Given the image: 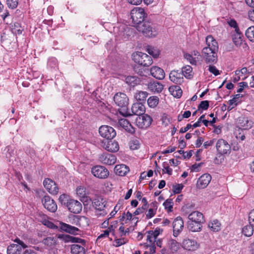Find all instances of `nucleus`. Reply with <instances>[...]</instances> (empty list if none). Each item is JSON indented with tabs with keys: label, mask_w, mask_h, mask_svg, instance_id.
I'll return each mask as SVG.
<instances>
[{
	"label": "nucleus",
	"mask_w": 254,
	"mask_h": 254,
	"mask_svg": "<svg viewBox=\"0 0 254 254\" xmlns=\"http://www.w3.org/2000/svg\"><path fill=\"white\" fill-rule=\"evenodd\" d=\"M115 104L121 109L119 112L124 116H130V113L127 109L128 104V99L126 94L122 92L116 93L114 96Z\"/></svg>",
	"instance_id": "obj_1"
},
{
	"label": "nucleus",
	"mask_w": 254,
	"mask_h": 254,
	"mask_svg": "<svg viewBox=\"0 0 254 254\" xmlns=\"http://www.w3.org/2000/svg\"><path fill=\"white\" fill-rule=\"evenodd\" d=\"M136 28L145 37H154L158 34L155 26L149 21H144L141 24L137 25Z\"/></svg>",
	"instance_id": "obj_2"
},
{
	"label": "nucleus",
	"mask_w": 254,
	"mask_h": 254,
	"mask_svg": "<svg viewBox=\"0 0 254 254\" xmlns=\"http://www.w3.org/2000/svg\"><path fill=\"white\" fill-rule=\"evenodd\" d=\"M130 17L133 26L136 27L144 21V18L147 16L144 8L140 7H136L130 11Z\"/></svg>",
	"instance_id": "obj_3"
},
{
	"label": "nucleus",
	"mask_w": 254,
	"mask_h": 254,
	"mask_svg": "<svg viewBox=\"0 0 254 254\" xmlns=\"http://www.w3.org/2000/svg\"><path fill=\"white\" fill-rule=\"evenodd\" d=\"M93 203V206L96 209V215L104 216L108 213V210L106 206L107 203L104 198L100 197L95 198Z\"/></svg>",
	"instance_id": "obj_4"
},
{
	"label": "nucleus",
	"mask_w": 254,
	"mask_h": 254,
	"mask_svg": "<svg viewBox=\"0 0 254 254\" xmlns=\"http://www.w3.org/2000/svg\"><path fill=\"white\" fill-rule=\"evenodd\" d=\"M134 62L143 66H149L152 64V58L145 53L137 52L132 55Z\"/></svg>",
	"instance_id": "obj_5"
},
{
	"label": "nucleus",
	"mask_w": 254,
	"mask_h": 254,
	"mask_svg": "<svg viewBox=\"0 0 254 254\" xmlns=\"http://www.w3.org/2000/svg\"><path fill=\"white\" fill-rule=\"evenodd\" d=\"M216 148L219 157L229 154L231 152V146L227 141L219 139L216 143Z\"/></svg>",
	"instance_id": "obj_6"
},
{
	"label": "nucleus",
	"mask_w": 254,
	"mask_h": 254,
	"mask_svg": "<svg viewBox=\"0 0 254 254\" xmlns=\"http://www.w3.org/2000/svg\"><path fill=\"white\" fill-rule=\"evenodd\" d=\"M217 51H212L208 48H203L201 51V56L206 63H215L217 61Z\"/></svg>",
	"instance_id": "obj_7"
},
{
	"label": "nucleus",
	"mask_w": 254,
	"mask_h": 254,
	"mask_svg": "<svg viewBox=\"0 0 254 254\" xmlns=\"http://www.w3.org/2000/svg\"><path fill=\"white\" fill-rule=\"evenodd\" d=\"M152 121L151 117L147 114H144V113L139 116L136 119V124L137 127L143 129L149 127L151 124Z\"/></svg>",
	"instance_id": "obj_8"
},
{
	"label": "nucleus",
	"mask_w": 254,
	"mask_h": 254,
	"mask_svg": "<svg viewBox=\"0 0 254 254\" xmlns=\"http://www.w3.org/2000/svg\"><path fill=\"white\" fill-rule=\"evenodd\" d=\"M99 132L101 136L108 140L112 139L116 135V132L112 127L109 126H102L99 128Z\"/></svg>",
	"instance_id": "obj_9"
},
{
	"label": "nucleus",
	"mask_w": 254,
	"mask_h": 254,
	"mask_svg": "<svg viewBox=\"0 0 254 254\" xmlns=\"http://www.w3.org/2000/svg\"><path fill=\"white\" fill-rule=\"evenodd\" d=\"M91 173L95 177L99 179H106L109 175L108 169L102 166H96L92 167Z\"/></svg>",
	"instance_id": "obj_10"
},
{
	"label": "nucleus",
	"mask_w": 254,
	"mask_h": 254,
	"mask_svg": "<svg viewBox=\"0 0 254 254\" xmlns=\"http://www.w3.org/2000/svg\"><path fill=\"white\" fill-rule=\"evenodd\" d=\"M180 249V244L175 240L173 239H169L166 244V249H162V254H164V252L167 251L170 254L176 253Z\"/></svg>",
	"instance_id": "obj_11"
},
{
	"label": "nucleus",
	"mask_w": 254,
	"mask_h": 254,
	"mask_svg": "<svg viewBox=\"0 0 254 254\" xmlns=\"http://www.w3.org/2000/svg\"><path fill=\"white\" fill-rule=\"evenodd\" d=\"M237 124V128L246 130L251 128L253 126V123L247 117L241 116L238 118Z\"/></svg>",
	"instance_id": "obj_12"
},
{
	"label": "nucleus",
	"mask_w": 254,
	"mask_h": 254,
	"mask_svg": "<svg viewBox=\"0 0 254 254\" xmlns=\"http://www.w3.org/2000/svg\"><path fill=\"white\" fill-rule=\"evenodd\" d=\"M66 207L69 211L75 214L80 213L82 208L81 203L74 199H70L67 201Z\"/></svg>",
	"instance_id": "obj_13"
},
{
	"label": "nucleus",
	"mask_w": 254,
	"mask_h": 254,
	"mask_svg": "<svg viewBox=\"0 0 254 254\" xmlns=\"http://www.w3.org/2000/svg\"><path fill=\"white\" fill-rule=\"evenodd\" d=\"M184 228V221L181 217H177L173 222V236L177 237Z\"/></svg>",
	"instance_id": "obj_14"
},
{
	"label": "nucleus",
	"mask_w": 254,
	"mask_h": 254,
	"mask_svg": "<svg viewBox=\"0 0 254 254\" xmlns=\"http://www.w3.org/2000/svg\"><path fill=\"white\" fill-rule=\"evenodd\" d=\"M42 202L44 207L49 211L54 212L57 210L56 202L49 196H45L42 199Z\"/></svg>",
	"instance_id": "obj_15"
},
{
	"label": "nucleus",
	"mask_w": 254,
	"mask_h": 254,
	"mask_svg": "<svg viewBox=\"0 0 254 254\" xmlns=\"http://www.w3.org/2000/svg\"><path fill=\"white\" fill-rule=\"evenodd\" d=\"M43 185L49 192L52 194H57L59 191V188L56 183L50 179H46L43 182Z\"/></svg>",
	"instance_id": "obj_16"
},
{
	"label": "nucleus",
	"mask_w": 254,
	"mask_h": 254,
	"mask_svg": "<svg viewBox=\"0 0 254 254\" xmlns=\"http://www.w3.org/2000/svg\"><path fill=\"white\" fill-rule=\"evenodd\" d=\"M67 235H59L58 236H50L44 239L42 243L48 247L52 248L56 246L57 243L58 239H64Z\"/></svg>",
	"instance_id": "obj_17"
},
{
	"label": "nucleus",
	"mask_w": 254,
	"mask_h": 254,
	"mask_svg": "<svg viewBox=\"0 0 254 254\" xmlns=\"http://www.w3.org/2000/svg\"><path fill=\"white\" fill-rule=\"evenodd\" d=\"M99 160L104 164L112 165L116 163V157L112 154L103 153L100 156Z\"/></svg>",
	"instance_id": "obj_18"
},
{
	"label": "nucleus",
	"mask_w": 254,
	"mask_h": 254,
	"mask_svg": "<svg viewBox=\"0 0 254 254\" xmlns=\"http://www.w3.org/2000/svg\"><path fill=\"white\" fill-rule=\"evenodd\" d=\"M106 140L102 142V146L108 151L115 152L119 150V145L118 143L115 140Z\"/></svg>",
	"instance_id": "obj_19"
},
{
	"label": "nucleus",
	"mask_w": 254,
	"mask_h": 254,
	"mask_svg": "<svg viewBox=\"0 0 254 254\" xmlns=\"http://www.w3.org/2000/svg\"><path fill=\"white\" fill-rule=\"evenodd\" d=\"M148 89L153 92L159 93L163 89L164 86L162 84L157 81H152L147 84Z\"/></svg>",
	"instance_id": "obj_20"
},
{
	"label": "nucleus",
	"mask_w": 254,
	"mask_h": 254,
	"mask_svg": "<svg viewBox=\"0 0 254 254\" xmlns=\"http://www.w3.org/2000/svg\"><path fill=\"white\" fill-rule=\"evenodd\" d=\"M169 78L171 81L178 84H180L184 81L183 74L176 70L171 71L169 74Z\"/></svg>",
	"instance_id": "obj_21"
},
{
	"label": "nucleus",
	"mask_w": 254,
	"mask_h": 254,
	"mask_svg": "<svg viewBox=\"0 0 254 254\" xmlns=\"http://www.w3.org/2000/svg\"><path fill=\"white\" fill-rule=\"evenodd\" d=\"M211 180V176L208 174H204L201 175L197 181V187L199 189L205 188L209 184Z\"/></svg>",
	"instance_id": "obj_22"
},
{
	"label": "nucleus",
	"mask_w": 254,
	"mask_h": 254,
	"mask_svg": "<svg viewBox=\"0 0 254 254\" xmlns=\"http://www.w3.org/2000/svg\"><path fill=\"white\" fill-rule=\"evenodd\" d=\"M150 71L151 75L157 79L162 80L165 77V74L163 69L158 66H152Z\"/></svg>",
	"instance_id": "obj_23"
},
{
	"label": "nucleus",
	"mask_w": 254,
	"mask_h": 254,
	"mask_svg": "<svg viewBox=\"0 0 254 254\" xmlns=\"http://www.w3.org/2000/svg\"><path fill=\"white\" fill-rule=\"evenodd\" d=\"M207 46L203 48H208L212 51L218 50V45L216 40L211 35L207 36L205 38Z\"/></svg>",
	"instance_id": "obj_24"
},
{
	"label": "nucleus",
	"mask_w": 254,
	"mask_h": 254,
	"mask_svg": "<svg viewBox=\"0 0 254 254\" xmlns=\"http://www.w3.org/2000/svg\"><path fill=\"white\" fill-rule=\"evenodd\" d=\"M131 111L132 114H130V116L135 115L139 116L144 113L145 108L142 103H135L131 106Z\"/></svg>",
	"instance_id": "obj_25"
},
{
	"label": "nucleus",
	"mask_w": 254,
	"mask_h": 254,
	"mask_svg": "<svg viewBox=\"0 0 254 254\" xmlns=\"http://www.w3.org/2000/svg\"><path fill=\"white\" fill-rule=\"evenodd\" d=\"M119 125L130 133H133L135 132L134 128L131 126L129 122L125 119H121L118 121Z\"/></svg>",
	"instance_id": "obj_26"
},
{
	"label": "nucleus",
	"mask_w": 254,
	"mask_h": 254,
	"mask_svg": "<svg viewBox=\"0 0 254 254\" xmlns=\"http://www.w3.org/2000/svg\"><path fill=\"white\" fill-rule=\"evenodd\" d=\"M60 224V228L62 230L69 234L76 235L78 234V232L80 231L78 228L74 226H72L70 225L67 224L64 222H61Z\"/></svg>",
	"instance_id": "obj_27"
},
{
	"label": "nucleus",
	"mask_w": 254,
	"mask_h": 254,
	"mask_svg": "<svg viewBox=\"0 0 254 254\" xmlns=\"http://www.w3.org/2000/svg\"><path fill=\"white\" fill-rule=\"evenodd\" d=\"M188 218L191 221L202 223L204 222L203 214L197 211H193L190 214Z\"/></svg>",
	"instance_id": "obj_28"
},
{
	"label": "nucleus",
	"mask_w": 254,
	"mask_h": 254,
	"mask_svg": "<svg viewBox=\"0 0 254 254\" xmlns=\"http://www.w3.org/2000/svg\"><path fill=\"white\" fill-rule=\"evenodd\" d=\"M183 246L184 249L188 251H194L198 247L197 243L190 239L185 240L183 242Z\"/></svg>",
	"instance_id": "obj_29"
},
{
	"label": "nucleus",
	"mask_w": 254,
	"mask_h": 254,
	"mask_svg": "<svg viewBox=\"0 0 254 254\" xmlns=\"http://www.w3.org/2000/svg\"><path fill=\"white\" fill-rule=\"evenodd\" d=\"M129 170V168L124 164L117 165L114 168L116 174L120 176H125Z\"/></svg>",
	"instance_id": "obj_30"
},
{
	"label": "nucleus",
	"mask_w": 254,
	"mask_h": 254,
	"mask_svg": "<svg viewBox=\"0 0 254 254\" xmlns=\"http://www.w3.org/2000/svg\"><path fill=\"white\" fill-rule=\"evenodd\" d=\"M85 245L72 244L70 246V252L72 254H86Z\"/></svg>",
	"instance_id": "obj_31"
},
{
	"label": "nucleus",
	"mask_w": 254,
	"mask_h": 254,
	"mask_svg": "<svg viewBox=\"0 0 254 254\" xmlns=\"http://www.w3.org/2000/svg\"><path fill=\"white\" fill-rule=\"evenodd\" d=\"M202 222L189 221L188 223V228L192 232H199L201 230Z\"/></svg>",
	"instance_id": "obj_32"
},
{
	"label": "nucleus",
	"mask_w": 254,
	"mask_h": 254,
	"mask_svg": "<svg viewBox=\"0 0 254 254\" xmlns=\"http://www.w3.org/2000/svg\"><path fill=\"white\" fill-rule=\"evenodd\" d=\"M169 91L174 97L180 98L182 94V90L178 85L171 86L169 88Z\"/></svg>",
	"instance_id": "obj_33"
},
{
	"label": "nucleus",
	"mask_w": 254,
	"mask_h": 254,
	"mask_svg": "<svg viewBox=\"0 0 254 254\" xmlns=\"http://www.w3.org/2000/svg\"><path fill=\"white\" fill-rule=\"evenodd\" d=\"M21 247L16 244H11L7 248V254H20Z\"/></svg>",
	"instance_id": "obj_34"
},
{
	"label": "nucleus",
	"mask_w": 254,
	"mask_h": 254,
	"mask_svg": "<svg viewBox=\"0 0 254 254\" xmlns=\"http://www.w3.org/2000/svg\"><path fill=\"white\" fill-rule=\"evenodd\" d=\"M125 81L128 85L134 87L139 84L140 80L135 76H128L125 78Z\"/></svg>",
	"instance_id": "obj_35"
},
{
	"label": "nucleus",
	"mask_w": 254,
	"mask_h": 254,
	"mask_svg": "<svg viewBox=\"0 0 254 254\" xmlns=\"http://www.w3.org/2000/svg\"><path fill=\"white\" fill-rule=\"evenodd\" d=\"M243 37V35L240 30L237 32H235V33L233 35V41L236 46H240L242 44Z\"/></svg>",
	"instance_id": "obj_36"
},
{
	"label": "nucleus",
	"mask_w": 254,
	"mask_h": 254,
	"mask_svg": "<svg viewBox=\"0 0 254 254\" xmlns=\"http://www.w3.org/2000/svg\"><path fill=\"white\" fill-rule=\"evenodd\" d=\"M208 227L212 231L218 232L221 229V224L217 220H213L209 222Z\"/></svg>",
	"instance_id": "obj_37"
},
{
	"label": "nucleus",
	"mask_w": 254,
	"mask_h": 254,
	"mask_svg": "<svg viewBox=\"0 0 254 254\" xmlns=\"http://www.w3.org/2000/svg\"><path fill=\"white\" fill-rule=\"evenodd\" d=\"M159 100V98L157 96H152L148 99L147 103L150 107L154 108L158 104Z\"/></svg>",
	"instance_id": "obj_38"
},
{
	"label": "nucleus",
	"mask_w": 254,
	"mask_h": 254,
	"mask_svg": "<svg viewBox=\"0 0 254 254\" xmlns=\"http://www.w3.org/2000/svg\"><path fill=\"white\" fill-rule=\"evenodd\" d=\"M253 225H246L242 229V233L247 237H250L254 232L253 228Z\"/></svg>",
	"instance_id": "obj_39"
},
{
	"label": "nucleus",
	"mask_w": 254,
	"mask_h": 254,
	"mask_svg": "<svg viewBox=\"0 0 254 254\" xmlns=\"http://www.w3.org/2000/svg\"><path fill=\"white\" fill-rule=\"evenodd\" d=\"M187 78H190L191 76L192 67L190 65H186L183 67L181 72Z\"/></svg>",
	"instance_id": "obj_40"
},
{
	"label": "nucleus",
	"mask_w": 254,
	"mask_h": 254,
	"mask_svg": "<svg viewBox=\"0 0 254 254\" xmlns=\"http://www.w3.org/2000/svg\"><path fill=\"white\" fill-rule=\"evenodd\" d=\"M248 71L246 67H243L241 69L235 71V74L241 77L242 80H245L248 77Z\"/></svg>",
	"instance_id": "obj_41"
},
{
	"label": "nucleus",
	"mask_w": 254,
	"mask_h": 254,
	"mask_svg": "<svg viewBox=\"0 0 254 254\" xmlns=\"http://www.w3.org/2000/svg\"><path fill=\"white\" fill-rule=\"evenodd\" d=\"M245 35L250 41L254 42V26L248 28L246 31Z\"/></svg>",
	"instance_id": "obj_42"
},
{
	"label": "nucleus",
	"mask_w": 254,
	"mask_h": 254,
	"mask_svg": "<svg viewBox=\"0 0 254 254\" xmlns=\"http://www.w3.org/2000/svg\"><path fill=\"white\" fill-rule=\"evenodd\" d=\"M148 94V93L146 91H139L136 94L135 97L137 100L143 101L145 100Z\"/></svg>",
	"instance_id": "obj_43"
},
{
	"label": "nucleus",
	"mask_w": 254,
	"mask_h": 254,
	"mask_svg": "<svg viewBox=\"0 0 254 254\" xmlns=\"http://www.w3.org/2000/svg\"><path fill=\"white\" fill-rule=\"evenodd\" d=\"M147 51L149 54L152 56L154 58H157L159 55V51L157 49L151 46L147 47Z\"/></svg>",
	"instance_id": "obj_44"
},
{
	"label": "nucleus",
	"mask_w": 254,
	"mask_h": 254,
	"mask_svg": "<svg viewBox=\"0 0 254 254\" xmlns=\"http://www.w3.org/2000/svg\"><path fill=\"white\" fill-rule=\"evenodd\" d=\"M235 134L236 137L238 140L243 141L245 139V136L242 129L240 128H236L235 131Z\"/></svg>",
	"instance_id": "obj_45"
},
{
	"label": "nucleus",
	"mask_w": 254,
	"mask_h": 254,
	"mask_svg": "<svg viewBox=\"0 0 254 254\" xmlns=\"http://www.w3.org/2000/svg\"><path fill=\"white\" fill-rule=\"evenodd\" d=\"M23 29L21 28L20 24L18 23H15L12 28V33L17 35H19L22 33Z\"/></svg>",
	"instance_id": "obj_46"
},
{
	"label": "nucleus",
	"mask_w": 254,
	"mask_h": 254,
	"mask_svg": "<svg viewBox=\"0 0 254 254\" xmlns=\"http://www.w3.org/2000/svg\"><path fill=\"white\" fill-rule=\"evenodd\" d=\"M76 193L80 197H84L86 195L85 189L82 186L77 187Z\"/></svg>",
	"instance_id": "obj_47"
},
{
	"label": "nucleus",
	"mask_w": 254,
	"mask_h": 254,
	"mask_svg": "<svg viewBox=\"0 0 254 254\" xmlns=\"http://www.w3.org/2000/svg\"><path fill=\"white\" fill-rule=\"evenodd\" d=\"M162 166L163 167V173H167L169 175H171L172 174V169L171 168H170L169 164L167 162H163Z\"/></svg>",
	"instance_id": "obj_48"
},
{
	"label": "nucleus",
	"mask_w": 254,
	"mask_h": 254,
	"mask_svg": "<svg viewBox=\"0 0 254 254\" xmlns=\"http://www.w3.org/2000/svg\"><path fill=\"white\" fill-rule=\"evenodd\" d=\"M184 58L192 64H196L197 60L196 58H193L192 55L189 54H186Z\"/></svg>",
	"instance_id": "obj_49"
},
{
	"label": "nucleus",
	"mask_w": 254,
	"mask_h": 254,
	"mask_svg": "<svg viewBox=\"0 0 254 254\" xmlns=\"http://www.w3.org/2000/svg\"><path fill=\"white\" fill-rule=\"evenodd\" d=\"M173 202L171 199H167L164 203L163 205L165 209L171 211L173 208Z\"/></svg>",
	"instance_id": "obj_50"
},
{
	"label": "nucleus",
	"mask_w": 254,
	"mask_h": 254,
	"mask_svg": "<svg viewBox=\"0 0 254 254\" xmlns=\"http://www.w3.org/2000/svg\"><path fill=\"white\" fill-rule=\"evenodd\" d=\"M7 5L11 9L15 8L18 4V0H6Z\"/></svg>",
	"instance_id": "obj_51"
},
{
	"label": "nucleus",
	"mask_w": 254,
	"mask_h": 254,
	"mask_svg": "<svg viewBox=\"0 0 254 254\" xmlns=\"http://www.w3.org/2000/svg\"><path fill=\"white\" fill-rule=\"evenodd\" d=\"M239 102V101L236 100L235 98H233L232 99L228 101L229 106L228 107V110L229 111L231 110L238 105Z\"/></svg>",
	"instance_id": "obj_52"
},
{
	"label": "nucleus",
	"mask_w": 254,
	"mask_h": 254,
	"mask_svg": "<svg viewBox=\"0 0 254 254\" xmlns=\"http://www.w3.org/2000/svg\"><path fill=\"white\" fill-rule=\"evenodd\" d=\"M71 241L73 243H78L77 244L86 245L85 240L79 238L71 237Z\"/></svg>",
	"instance_id": "obj_53"
},
{
	"label": "nucleus",
	"mask_w": 254,
	"mask_h": 254,
	"mask_svg": "<svg viewBox=\"0 0 254 254\" xmlns=\"http://www.w3.org/2000/svg\"><path fill=\"white\" fill-rule=\"evenodd\" d=\"M156 211V208H150L149 209L148 211H147V213L146 214V217L147 219H150L152 217H153Z\"/></svg>",
	"instance_id": "obj_54"
},
{
	"label": "nucleus",
	"mask_w": 254,
	"mask_h": 254,
	"mask_svg": "<svg viewBox=\"0 0 254 254\" xmlns=\"http://www.w3.org/2000/svg\"><path fill=\"white\" fill-rule=\"evenodd\" d=\"M130 148L132 150L137 149L139 147V142L137 140H132L129 143Z\"/></svg>",
	"instance_id": "obj_55"
},
{
	"label": "nucleus",
	"mask_w": 254,
	"mask_h": 254,
	"mask_svg": "<svg viewBox=\"0 0 254 254\" xmlns=\"http://www.w3.org/2000/svg\"><path fill=\"white\" fill-rule=\"evenodd\" d=\"M147 241L149 242L150 244H155V241H156V238L152 234H151L150 231L148 232L147 235Z\"/></svg>",
	"instance_id": "obj_56"
},
{
	"label": "nucleus",
	"mask_w": 254,
	"mask_h": 254,
	"mask_svg": "<svg viewBox=\"0 0 254 254\" xmlns=\"http://www.w3.org/2000/svg\"><path fill=\"white\" fill-rule=\"evenodd\" d=\"M184 186L182 184H177L173 186V192L175 193H179L182 190Z\"/></svg>",
	"instance_id": "obj_57"
},
{
	"label": "nucleus",
	"mask_w": 254,
	"mask_h": 254,
	"mask_svg": "<svg viewBox=\"0 0 254 254\" xmlns=\"http://www.w3.org/2000/svg\"><path fill=\"white\" fill-rule=\"evenodd\" d=\"M228 24H229L230 26L235 28V32H237L238 31H239L240 30L239 29V27L238 26L237 23L236 21L235 20H233V19L230 20L228 22Z\"/></svg>",
	"instance_id": "obj_58"
},
{
	"label": "nucleus",
	"mask_w": 254,
	"mask_h": 254,
	"mask_svg": "<svg viewBox=\"0 0 254 254\" xmlns=\"http://www.w3.org/2000/svg\"><path fill=\"white\" fill-rule=\"evenodd\" d=\"M209 107V102L208 101H202L200 102L198 108L199 109H202V110H207Z\"/></svg>",
	"instance_id": "obj_59"
},
{
	"label": "nucleus",
	"mask_w": 254,
	"mask_h": 254,
	"mask_svg": "<svg viewBox=\"0 0 254 254\" xmlns=\"http://www.w3.org/2000/svg\"><path fill=\"white\" fill-rule=\"evenodd\" d=\"M67 195L63 194L60 196L59 200L62 204H66L67 201H69L67 199Z\"/></svg>",
	"instance_id": "obj_60"
},
{
	"label": "nucleus",
	"mask_w": 254,
	"mask_h": 254,
	"mask_svg": "<svg viewBox=\"0 0 254 254\" xmlns=\"http://www.w3.org/2000/svg\"><path fill=\"white\" fill-rule=\"evenodd\" d=\"M208 70L212 73L214 74L215 75L219 74V70L214 65H209L208 66Z\"/></svg>",
	"instance_id": "obj_61"
},
{
	"label": "nucleus",
	"mask_w": 254,
	"mask_h": 254,
	"mask_svg": "<svg viewBox=\"0 0 254 254\" xmlns=\"http://www.w3.org/2000/svg\"><path fill=\"white\" fill-rule=\"evenodd\" d=\"M249 221L250 223L254 226V209L249 213Z\"/></svg>",
	"instance_id": "obj_62"
},
{
	"label": "nucleus",
	"mask_w": 254,
	"mask_h": 254,
	"mask_svg": "<svg viewBox=\"0 0 254 254\" xmlns=\"http://www.w3.org/2000/svg\"><path fill=\"white\" fill-rule=\"evenodd\" d=\"M43 224L50 228L55 229L57 228V227L56 225H55V224L53 223L48 220H45L43 222Z\"/></svg>",
	"instance_id": "obj_63"
},
{
	"label": "nucleus",
	"mask_w": 254,
	"mask_h": 254,
	"mask_svg": "<svg viewBox=\"0 0 254 254\" xmlns=\"http://www.w3.org/2000/svg\"><path fill=\"white\" fill-rule=\"evenodd\" d=\"M248 16L249 19L254 22V8L249 11Z\"/></svg>",
	"instance_id": "obj_64"
}]
</instances>
